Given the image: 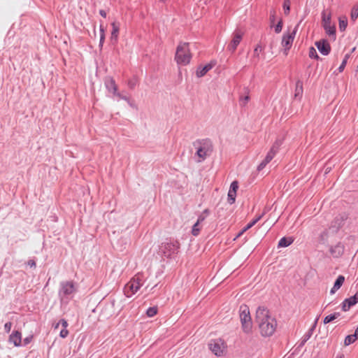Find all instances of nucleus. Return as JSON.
Returning a JSON list of instances; mask_svg holds the SVG:
<instances>
[{
	"label": "nucleus",
	"mask_w": 358,
	"mask_h": 358,
	"mask_svg": "<svg viewBox=\"0 0 358 358\" xmlns=\"http://www.w3.org/2000/svg\"><path fill=\"white\" fill-rule=\"evenodd\" d=\"M354 336L357 339L358 338V327H357V329H355V334H354Z\"/></svg>",
	"instance_id": "37998d69"
},
{
	"label": "nucleus",
	"mask_w": 358,
	"mask_h": 358,
	"mask_svg": "<svg viewBox=\"0 0 358 358\" xmlns=\"http://www.w3.org/2000/svg\"><path fill=\"white\" fill-rule=\"evenodd\" d=\"M12 327V323L10 322H6L4 325V329L7 333H9Z\"/></svg>",
	"instance_id": "58836bf2"
},
{
	"label": "nucleus",
	"mask_w": 358,
	"mask_h": 358,
	"mask_svg": "<svg viewBox=\"0 0 358 358\" xmlns=\"http://www.w3.org/2000/svg\"><path fill=\"white\" fill-rule=\"evenodd\" d=\"M144 282V275L138 273L136 274L124 287V294L127 297H131L136 293Z\"/></svg>",
	"instance_id": "20e7f679"
},
{
	"label": "nucleus",
	"mask_w": 358,
	"mask_h": 358,
	"mask_svg": "<svg viewBox=\"0 0 358 358\" xmlns=\"http://www.w3.org/2000/svg\"><path fill=\"white\" fill-rule=\"evenodd\" d=\"M357 68H358V64H357Z\"/></svg>",
	"instance_id": "de8ad7c7"
},
{
	"label": "nucleus",
	"mask_w": 358,
	"mask_h": 358,
	"mask_svg": "<svg viewBox=\"0 0 358 358\" xmlns=\"http://www.w3.org/2000/svg\"><path fill=\"white\" fill-rule=\"evenodd\" d=\"M298 27L299 24H297L293 29H292L291 27H289L287 31L283 34L281 44L282 46L285 48V51H287L291 48L298 29Z\"/></svg>",
	"instance_id": "6e6552de"
},
{
	"label": "nucleus",
	"mask_w": 358,
	"mask_h": 358,
	"mask_svg": "<svg viewBox=\"0 0 358 358\" xmlns=\"http://www.w3.org/2000/svg\"><path fill=\"white\" fill-rule=\"evenodd\" d=\"M9 342L15 346H20L22 342V335L18 331H13L9 337Z\"/></svg>",
	"instance_id": "f3484780"
},
{
	"label": "nucleus",
	"mask_w": 358,
	"mask_h": 358,
	"mask_svg": "<svg viewBox=\"0 0 358 358\" xmlns=\"http://www.w3.org/2000/svg\"><path fill=\"white\" fill-rule=\"evenodd\" d=\"M263 50V48L261 45L257 44L254 50V56L255 57H259V52H261Z\"/></svg>",
	"instance_id": "72a5a7b5"
},
{
	"label": "nucleus",
	"mask_w": 358,
	"mask_h": 358,
	"mask_svg": "<svg viewBox=\"0 0 358 358\" xmlns=\"http://www.w3.org/2000/svg\"><path fill=\"white\" fill-rule=\"evenodd\" d=\"M192 59L188 43H180L176 49L175 59L180 65H187Z\"/></svg>",
	"instance_id": "7ed1b4c3"
},
{
	"label": "nucleus",
	"mask_w": 358,
	"mask_h": 358,
	"mask_svg": "<svg viewBox=\"0 0 358 358\" xmlns=\"http://www.w3.org/2000/svg\"><path fill=\"white\" fill-rule=\"evenodd\" d=\"M315 45L322 55H327L330 52L331 47L326 40L317 41Z\"/></svg>",
	"instance_id": "ddd939ff"
},
{
	"label": "nucleus",
	"mask_w": 358,
	"mask_h": 358,
	"mask_svg": "<svg viewBox=\"0 0 358 358\" xmlns=\"http://www.w3.org/2000/svg\"><path fill=\"white\" fill-rule=\"evenodd\" d=\"M105 85L108 90L113 94H117V87L115 83V80L111 78H107L105 81Z\"/></svg>",
	"instance_id": "a211bd4d"
},
{
	"label": "nucleus",
	"mask_w": 358,
	"mask_h": 358,
	"mask_svg": "<svg viewBox=\"0 0 358 358\" xmlns=\"http://www.w3.org/2000/svg\"><path fill=\"white\" fill-rule=\"evenodd\" d=\"M157 313H158V307L157 306L150 307L146 310V315L148 317H152L155 316Z\"/></svg>",
	"instance_id": "bb28decb"
},
{
	"label": "nucleus",
	"mask_w": 358,
	"mask_h": 358,
	"mask_svg": "<svg viewBox=\"0 0 358 358\" xmlns=\"http://www.w3.org/2000/svg\"><path fill=\"white\" fill-rule=\"evenodd\" d=\"M293 242V239L292 238H282L278 243V247H287L291 245Z\"/></svg>",
	"instance_id": "b1692460"
},
{
	"label": "nucleus",
	"mask_w": 358,
	"mask_h": 358,
	"mask_svg": "<svg viewBox=\"0 0 358 358\" xmlns=\"http://www.w3.org/2000/svg\"><path fill=\"white\" fill-rule=\"evenodd\" d=\"M308 55L310 58H314V59L319 58L317 51L313 47L310 48Z\"/></svg>",
	"instance_id": "473e14b6"
},
{
	"label": "nucleus",
	"mask_w": 358,
	"mask_h": 358,
	"mask_svg": "<svg viewBox=\"0 0 358 358\" xmlns=\"http://www.w3.org/2000/svg\"><path fill=\"white\" fill-rule=\"evenodd\" d=\"M282 144V139H277L273 143L269 151L268 152L265 159L258 166L257 169L259 171L262 170L266 166V164H268L273 159L275 155L278 152Z\"/></svg>",
	"instance_id": "0eeeda50"
},
{
	"label": "nucleus",
	"mask_w": 358,
	"mask_h": 358,
	"mask_svg": "<svg viewBox=\"0 0 358 358\" xmlns=\"http://www.w3.org/2000/svg\"><path fill=\"white\" fill-rule=\"evenodd\" d=\"M238 188V184L237 181H234L231 182L229 188V191L236 192Z\"/></svg>",
	"instance_id": "c9c22d12"
},
{
	"label": "nucleus",
	"mask_w": 358,
	"mask_h": 358,
	"mask_svg": "<svg viewBox=\"0 0 358 358\" xmlns=\"http://www.w3.org/2000/svg\"><path fill=\"white\" fill-rule=\"evenodd\" d=\"M248 100H249V96H245V97L242 99V101H243V105H245V104L248 103Z\"/></svg>",
	"instance_id": "a19ab883"
},
{
	"label": "nucleus",
	"mask_w": 358,
	"mask_h": 358,
	"mask_svg": "<svg viewBox=\"0 0 358 358\" xmlns=\"http://www.w3.org/2000/svg\"><path fill=\"white\" fill-rule=\"evenodd\" d=\"M275 14H276V13L275 10H272L270 13V21H271V24H273V22L275 21Z\"/></svg>",
	"instance_id": "ea45409f"
},
{
	"label": "nucleus",
	"mask_w": 358,
	"mask_h": 358,
	"mask_svg": "<svg viewBox=\"0 0 358 358\" xmlns=\"http://www.w3.org/2000/svg\"><path fill=\"white\" fill-rule=\"evenodd\" d=\"M201 229V227L200 226V224L196 222L192 227V234L194 236H197L199 234Z\"/></svg>",
	"instance_id": "c85d7f7f"
},
{
	"label": "nucleus",
	"mask_w": 358,
	"mask_h": 358,
	"mask_svg": "<svg viewBox=\"0 0 358 358\" xmlns=\"http://www.w3.org/2000/svg\"><path fill=\"white\" fill-rule=\"evenodd\" d=\"M339 316H340L339 313H334V314L329 315L324 318L323 322L324 324H327L332 322L333 320L337 319Z\"/></svg>",
	"instance_id": "a878e982"
},
{
	"label": "nucleus",
	"mask_w": 358,
	"mask_h": 358,
	"mask_svg": "<svg viewBox=\"0 0 358 358\" xmlns=\"http://www.w3.org/2000/svg\"><path fill=\"white\" fill-rule=\"evenodd\" d=\"M358 302V293L354 296L346 299L343 303V310L347 311L351 306L355 305Z\"/></svg>",
	"instance_id": "2eb2a0df"
},
{
	"label": "nucleus",
	"mask_w": 358,
	"mask_h": 358,
	"mask_svg": "<svg viewBox=\"0 0 358 358\" xmlns=\"http://www.w3.org/2000/svg\"><path fill=\"white\" fill-rule=\"evenodd\" d=\"M299 84H300V90H301V89H302V85H301V83L300 82H298V83H297V86H298Z\"/></svg>",
	"instance_id": "49530a36"
},
{
	"label": "nucleus",
	"mask_w": 358,
	"mask_h": 358,
	"mask_svg": "<svg viewBox=\"0 0 358 358\" xmlns=\"http://www.w3.org/2000/svg\"><path fill=\"white\" fill-rule=\"evenodd\" d=\"M210 214V210L209 209H205L198 217L197 222L201 224L202 222H203L206 218Z\"/></svg>",
	"instance_id": "cd10ccee"
},
{
	"label": "nucleus",
	"mask_w": 358,
	"mask_h": 358,
	"mask_svg": "<svg viewBox=\"0 0 358 358\" xmlns=\"http://www.w3.org/2000/svg\"><path fill=\"white\" fill-rule=\"evenodd\" d=\"M255 321L263 336H271L276 329L277 322L268 309L259 307L256 311Z\"/></svg>",
	"instance_id": "f257e3e1"
},
{
	"label": "nucleus",
	"mask_w": 358,
	"mask_h": 358,
	"mask_svg": "<svg viewBox=\"0 0 358 358\" xmlns=\"http://www.w3.org/2000/svg\"><path fill=\"white\" fill-rule=\"evenodd\" d=\"M349 57H350V55H348V54L345 56V58H344L342 64H341V66L338 68V70L340 72H342L343 71Z\"/></svg>",
	"instance_id": "f704fd0d"
},
{
	"label": "nucleus",
	"mask_w": 358,
	"mask_h": 358,
	"mask_svg": "<svg viewBox=\"0 0 358 358\" xmlns=\"http://www.w3.org/2000/svg\"><path fill=\"white\" fill-rule=\"evenodd\" d=\"M209 348L216 356H222L226 353L227 345L224 341L215 339L210 342Z\"/></svg>",
	"instance_id": "1a4fd4ad"
},
{
	"label": "nucleus",
	"mask_w": 358,
	"mask_h": 358,
	"mask_svg": "<svg viewBox=\"0 0 358 358\" xmlns=\"http://www.w3.org/2000/svg\"><path fill=\"white\" fill-rule=\"evenodd\" d=\"M356 340H357V338L354 336V334L348 335L345 338L344 345L345 346H348V345L353 343Z\"/></svg>",
	"instance_id": "7c9ffc66"
},
{
	"label": "nucleus",
	"mask_w": 358,
	"mask_h": 358,
	"mask_svg": "<svg viewBox=\"0 0 358 358\" xmlns=\"http://www.w3.org/2000/svg\"><path fill=\"white\" fill-rule=\"evenodd\" d=\"M213 66V64H208L204 66L198 67L196 75L197 77L201 78L205 76L208 71H209Z\"/></svg>",
	"instance_id": "6ab92c4d"
},
{
	"label": "nucleus",
	"mask_w": 358,
	"mask_h": 358,
	"mask_svg": "<svg viewBox=\"0 0 358 358\" xmlns=\"http://www.w3.org/2000/svg\"><path fill=\"white\" fill-rule=\"evenodd\" d=\"M111 25H112L113 29L111 31L110 39L112 41H114L115 42H117V38H118L119 31H120V27H119V25L115 22H113L111 24Z\"/></svg>",
	"instance_id": "4be33fe9"
},
{
	"label": "nucleus",
	"mask_w": 358,
	"mask_h": 358,
	"mask_svg": "<svg viewBox=\"0 0 358 358\" xmlns=\"http://www.w3.org/2000/svg\"><path fill=\"white\" fill-rule=\"evenodd\" d=\"M29 264L30 266H35V262H29Z\"/></svg>",
	"instance_id": "a18cd8bd"
},
{
	"label": "nucleus",
	"mask_w": 358,
	"mask_h": 358,
	"mask_svg": "<svg viewBox=\"0 0 358 358\" xmlns=\"http://www.w3.org/2000/svg\"><path fill=\"white\" fill-rule=\"evenodd\" d=\"M60 325L62 326V329L59 332V336L62 338H64L67 337L69 334V330L67 329L69 324L66 320L62 319L55 325L54 327L56 329L59 328Z\"/></svg>",
	"instance_id": "4468645a"
},
{
	"label": "nucleus",
	"mask_w": 358,
	"mask_h": 358,
	"mask_svg": "<svg viewBox=\"0 0 358 358\" xmlns=\"http://www.w3.org/2000/svg\"><path fill=\"white\" fill-rule=\"evenodd\" d=\"M262 215L257 216L254 220H252L250 222H249L236 236V237L241 236L246 231L252 227L260 219Z\"/></svg>",
	"instance_id": "aec40b11"
},
{
	"label": "nucleus",
	"mask_w": 358,
	"mask_h": 358,
	"mask_svg": "<svg viewBox=\"0 0 358 358\" xmlns=\"http://www.w3.org/2000/svg\"><path fill=\"white\" fill-rule=\"evenodd\" d=\"M179 248L180 243L178 241L166 243L162 246V252L166 257H170L173 254L176 253Z\"/></svg>",
	"instance_id": "9b49d317"
},
{
	"label": "nucleus",
	"mask_w": 358,
	"mask_h": 358,
	"mask_svg": "<svg viewBox=\"0 0 358 358\" xmlns=\"http://www.w3.org/2000/svg\"><path fill=\"white\" fill-rule=\"evenodd\" d=\"M358 17V4H355L351 9L350 20L355 22Z\"/></svg>",
	"instance_id": "393cba45"
},
{
	"label": "nucleus",
	"mask_w": 358,
	"mask_h": 358,
	"mask_svg": "<svg viewBox=\"0 0 358 358\" xmlns=\"http://www.w3.org/2000/svg\"><path fill=\"white\" fill-rule=\"evenodd\" d=\"M336 358H345L344 355L341 354L340 355H338Z\"/></svg>",
	"instance_id": "c03bdc74"
},
{
	"label": "nucleus",
	"mask_w": 358,
	"mask_h": 358,
	"mask_svg": "<svg viewBox=\"0 0 358 358\" xmlns=\"http://www.w3.org/2000/svg\"><path fill=\"white\" fill-rule=\"evenodd\" d=\"M236 192H231V191L229 190V192H228V202L230 204L234 203L235 202V201H236Z\"/></svg>",
	"instance_id": "2f4dec72"
},
{
	"label": "nucleus",
	"mask_w": 358,
	"mask_h": 358,
	"mask_svg": "<svg viewBox=\"0 0 358 358\" xmlns=\"http://www.w3.org/2000/svg\"><path fill=\"white\" fill-rule=\"evenodd\" d=\"M99 14L103 17H106V12L103 10H99Z\"/></svg>",
	"instance_id": "79ce46f5"
},
{
	"label": "nucleus",
	"mask_w": 358,
	"mask_h": 358,
	"mask_svg": "<svg viewBox=\"0 0 358 358\" xmlns=\"http://www.w3.org/2000/svg\"><path fill=\"white\" fill-rule=\"evenodd\" d=\"M282 25H283L282 20H280L279 22H278V24L275 27V31L278 34L280 33L282 31Z\"/></svg>",
	"instance_id": "e433bc0d"
},
{
	"label": "nucleus",
	"mask_w": 358,
	"mask_h": 358,
	"mask_svg": "<svg viewBox=\"0 0 358 358\" xmlns=\"http://www.w3.org/2000/svg\"><path fill=\"white\" fill-rule=\"evenodd\" d=\"M322 25L325 32L329 36L336 38V27L331 23V12L329 10H324L322 12Z\"/></svg>",
	"instance_id": "423d86ee"
},
{
	"label": "nucleus",
	"mask_w": 358,
	"mask_h": 358,
	"mask_svg": "<svg viewBox=\"0 0 358 358\" xmlns=\"http://www.w3.org/2000/svg\"><path fill=\"white\" fill-rule=\"evenodd\" d=\"M76 287L72 281L64 282L61 284V289L59 290V295L62 299L70 296L76 292Z\"/></svg>",
	"instance_id": "9d476101"
},
{
	"label": "nucleus",
	"mask_w": 358,
	"mask_h": 358,
	"mask_svg": "<svg viewBox=\"0 0 358 358\" xmlns=\"http://www.w3.org/2000/svg\"><path fill=\"white\" fill-rule=\"evenodd\" d=\"M330 252L333 257H339L344 252V245L342 243H338L331 248Z\"/></svg>",
	"instance_id": "dca6fc26"
},
{
	"label": "nucleus",
	"mask_w": 358,
	"mask_h": 358,
	"mask_svg": "<svg viewBox=\"0 0 358 358\" xmlns=\"http://www.w3.org/2000/svg\"><path fill=\"white\" fill-rule=\"evenodd\" d=\"M348 26V18L345 15L338 17V27L341 31H344Z\"/></svg>",
	"instance_id": "5701e85b"
},
{
	"label": "nucleus",
	"mask_w": 358,
	"mask_h": 358,
	"mask_svg": "<svg viewBox=\"0 0 358 358\" xmlns=\"http://www.w3.org/2000/svg\"><path fill=\"white\" fill-rule=\"evenodd\" d=\"M290 5H291L290 0H284L282 7H283L284 13L286 15H289V13L290 12Z\"/></svg>",
	"instance_id": "c756f323"
},
{
	"label": "nucleus",
	"mask_w": 358,
	"mask_h": 358,
	"mask_svg": "<svg viewBox=\"0 0 358 358\" xmlns=\"http://www.w3.org/2000/svg\"><path fill=\"white\" fill-rule=\"evenodd\" d=\"M345 281V278L343 275H339L336 279L333 287L331 288L330 292L331 294H334L340 287L342 286Z\"/></svg>",
	"instance_id": "412c9836"
},
{
	"label": "nucleus",
	"mask_w": 358,
	"mask_h": 358,
	"mask_svg": "<svg viewBox=\"0 0 358 358\" xmlns=\"http://www.w3.org/2000/svg\"><path fill=\"white\" fill-rule=\"evenodd\" d=\"M239 312L243 331L246 334L250 333L252 329V322L248 306H241Z\"/></svg>",
	"instance_id": "39448f33"
},
{
	"label": "nucleus",
	"mask_w": 358,
	"mask_h": 358,
	"mask_svg": "<svg viewBox=\"0 0 358 358\" xmlns=\"http://www.w3.org/2000/svg\"><path fill=\"white\" fill-rule=\"evenodd\" d=\"M104 40H105L104 30L101 27V37H100V43H99L100 47L103 46Z\"/></svg>",
	"instance_id": "4c0bfd02"
},
{
	"label": "nucleus",
	"mask_w": 358,
	"mask_h": 358,
	"mask_svg": "<svg viewBox=\"0 0 358 358\" xmlns=\"http://www.w3.org/2000/svg\"><path fill=\"white\" fill-rule=\"evenodd\" d=\"M193 145L196 149L195 155L197 157V162H203L213 151V143L208 138L196 141Z\"/></svg>",
	"instance_id": "f03ea898"
},
{
	"label": "nucleus",
	"mask_w": 358,
	"mask_h": 358,
	"mask_svg": "<svg viewBox=\"0 0 358 358\" xmlns=\"http://www.w3.org/2000/svg\"><path fill=\"white\" fill-rule=\"evenodd\" d=\"M243 33H241L240 31H236L233 34V38L231 43L228 45V49L231 52H234L237 46L241 43Z\"/></svg>",
	"instance_id": "f8f14e48"
}]
</instances>
